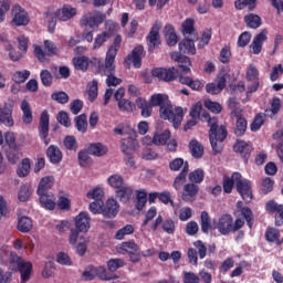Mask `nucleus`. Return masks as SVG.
Wrapping results in <instances>:
<instances>
[{"label": "nucleus", "mask_w": 283, "mask_h": 283, "mask_svg": "<svg viewBox=\"0 0 283 283\" xmlns=\"http://www.w3.org/2000/svg\"><path fill=\"white\" fill-rule=\"evenodd\" d=\"M134 230V226L126 224L115 233V240H125V235H132Z\"/></svg>", "instance_id": "obj_53"}, {"label": "nucleus", "mask_w": 283, "mask_h": 283, "mask_svg": "<svg viewBox=\"0 0 283 283\" xmlns=\"http://www.w3.org/2000/svg\"><path fill=\"white\" fill-rule=\"evenodd\" d=\"M73 65L75 69L81 70L82 72H85V70L90 67V60L85 56L74 57Z\"/></svg>", "instance_id": "obj_52"}, {"label": "nucleus", "mask_w": 283, "mask_h": 283, "mask_svg": "<svg viewBox=\"0 0 283 283\" xmlns=\"http://www.w3.org/2000/svg\"><path fill=\"white\" fill-rule=\"evenodd\" d=\"M18 231H21V233H30V231H32V219L21 217L18 221Z\"/></svg>", "instance_id": "obj_42"}, {"label": "nucleus", "mask_w": 283, "mask_h": 283, "mask_svg": "<svg viewBox=\"0 0 283 283\" xmlns=\"http://www.w3.org/2000/svg\"><path fill=\"white\" fill-rule=\"evenodd\" d=\"M103 207H105V202H103V200H97L90 203L88 210L96 216L103 213Z\"/></svg>", "instance_id": "obj_61"}, {"label": "nucleus", "mask_w": 283, "mask_h": 283, "mask_svg": "<svg viewBox=\"0 0 283 283\" xmlns=\"http://www.w3.org/2000/svg\"><path fill=\"white\" fill-rule=\"evenodd\" d=\"M52 187H54V177H43L39 184L38 193H48V189H52Z\"/></svg>", "instance_id": "obj_38"}, {"label": "nucleus", "mask_w": 283, "mask_h": 283, "mask_svg": "<svg viewBox=\"0 0 283 283\" xmlns=\"http://www.w3.org/2000/svg\"><path fill=\"white\" fill-rule=\"evenodd\" d=\"M244 21L248 25V28H251L252 30H258L260 25H262V18L258 14L250 13L244 17Z\"/></svg>", "instance_id": "obj_39"}, {"label": "nucleus", "mask_w": 283, "mask_h": 283, "mask_svg": "<svg viewBox=\"0 0 283 283\" xmlns=\"http://www.w3.org/2000/svg\"><path fill=\"white\" fill-rule=\"evenodd\" d=\"M107 184L113 189H120L125 185V181L120 175H112L107 178Z\"/></svg>", "instance_id": "obj_49"}, {"label": "nucleus", "mask_w": 283, "mask_h": 283, "mask_svg": "<svg viewBox=\"0 0 283 283\" xmlns=\"http://www.w3.org/2000/svg\"><path fill=\"white\" fill-rule=\"evenodd\" d=\"M40 78H41V83H42V85H44V87L52 86V81L54 77L52 76V73H50V71L42 70L40 73Z\"/></svg>", "instance_id": "obj_59"}, {"label": "nucleus", "mask_w": 283, "mask_h": 283, "mask_svg": "<svg viewBox=\"0 0 283 283\" xmlns=\"http://www.w3.org/2000/svg\"><path fill=\"white\" fill-rule=\"evenodd\" d=\"M136 136H130L129 138L122 139V151L126 156H132L134 151H137L138 147L140 145L138 144V140L135 139Z\"/></svg>", "instance_id": "obj_21"}, {"label": "nucleus", "mask_w": 283, "mask_h": 283, "mask_svg": "<svg viewBox=\"0 0 283 283\" xmlns=\"http://www.w3.org/2000/svg\"><path fill=\"white\" fill-rule=\"evenodd\" d=\"M266 211H269V213H279V216H276L275 220H276V224L279 227H282L283 224V205H279L275 201H269L265 206Z\"/></svg>", "instance_id": "obj_26"}, {"label": "nucleus", "mask_w": 283, "mask_h": 283, "mask_svg": "<svg viewBox=\"0 0 283 283\" xmlns=\"http://www.w3.org/2000/svg\"><path fill=\"white\" fill-rule=\"evenodd\" d=\"M108 271L114 273V271H118V269H123L125 266V261L120 259H112L107 262Z\"/></svg>", "instance_id": "obj_60"}, {"label": "nucleus", "mask_w": 283, "mask_h": 283, "mask_svg": "<svg viewBox=\"0 0 283 283\" xmlns=\"http://www.w3.org/2000/svg\"><path fill=\"white\" fill-rule=\"evenodd\" d=\"M115 134L118 136H136V132L128 125L120 124L114 128Z\"/></svg>", "instance_id": "obj_48"}, {"label": "nucleus", "mask_w": 283, "mask_h": 283, "mask_svg": "<svg viewBox=\"0 0 283 283\" xmlns=\"http://www.w3.org/2000/svg\"><path fill=\"white\" fill-rule=\"evenodd\" d=\"M132 196H134V189H132V187L123 186L116 190V198H118L120 202H129Z\"/></svg>", "instance_id": "obj_34"}, {"label": "nucleus", "mask_w": 283, "mask_h": 283, "mask_svg": "<svg viewBox=\"0 0 283 283\" xmlns=\"http://www.w3.org/2000/svg\"><path fill=\"white\" fill-rule=\"evenodd\" d=\"M187 174H189V163L185 164L181 172L175 178L172 187L176 191H180V189H182V185L187 182Z\"/></svg>", "instance_id": "obj_32"}, {"label": "nucleus", "mask_w": 283, "mask_h": 283, "mask_svg": "<svg viewBox=\"0 0 283 283\" xmlns=\"http://www.w3.org/2000/svg\"><path fill=\"white\" fill-rule=\"evenodd\" d=\"M75 125H76L77 132L85 134L87 132V115L82 114L75 117Z\"/></svg>", "instance_id": "obj_51"}, {"label": "nucleus", "mask_w": 283, "mask_h": 283, "mask_svg": "<svg viewBox=\"0 0 283 283\" xmlns=\"http://www.w3.org/2000/svg\"><path fill=\"white\" fill-rule=\"evenodd\" d=\"M280 109H282V101H280V98L277 97H274L271 102L270 109L265 111V116H270V118H273V116H275V114H277Z\"/></svg>", "instance_id": "obj_45"}, {"label": "nucleus", "mask_w": 283, "mask_h": 283, "mask_svg": "<svg viewBox=\"0 0 283 283\" xmlns=\"http://www.w3.org/2000/svg\"><path fill=\"white\" fill-rule=\"evenodd\" d=\"M12 107L14 103L7 102L3 105V108L0 107V125H6V127H13L14 119L12 118Z\"/></svg>", "instance_id": "obj_12"}, {"label": "nucleus", "mask_w": 283, "mask_h": 283, "mask_svg": "<svg viewBox=\"0 0 283 283\" xmlns=\"http://www.w3.org/2000/svg\"><path fill=\"white\" fill-rule=\"evenodd\" d=\"M120 35H117L114 40L113 45L109 46L107 53H106V67L108 70H114V61L116 59V54L118 53V50L120 49Z\"/></svg>", "instance_id": "obj_14"}, {"label": "nucleus", "mask_w": 283, "mask_h": 283, "mask_svg": "<svg viewBox=\"0 0 283 283\" xmlns=\"http://www.w3.org/2000/svg\"><path fill=\"white\" fill-rule=\"evenodd\" d=\"M216 230V226L209 221V213L207 211L201 212V230L203 233H209V230Z\"/></svg>", "instance_id": "obj_50"}, {"label": "nucleus", "mask_w": 283, "mask_h": 283, "mask_svg": "<svg viewBox=\"0 0 283 283\" xmlns=\"http://www.w3.org/2000/svg\"><path fill=\"white\" fill-rule=\"evenodd\" d=\"M172 61H176L179 69L184 74H189L191 72V60L187 55H180L178 52L171 53Z\"/></svg>", "instance_id": "obj_18"}, {"label": "nucleus", "mask_w": 283, "mask_h": 283, "mask_svg": "<svg viewBox=\"0 0 283 283\" xmlns=\"http://www.w3.org/2000/svg\"><path fill=\"white\" fill-rule=\"evenodd\" d=\"M91 222L92 218H90V213L80 212L75 217V228H72L71 231H77V235H81V233H87V231H90Z\"/></svg>", "instance_id": "obj_8"}, {"label": "nucleus", "mask_w": 283, "mask_h": 283, "mask_svg": "<svg viewBox=\"0 0 283 283\" xmlns=\"http://www.w3.org/2000/svg\"><path fill=\"white\" fill-rule=\"evenodd\" d=\"M214 227L221 235H229V233H233V217L230 214L222 216Z\"/></svg>", "instance_id": "obj_15"}, {"label": "nucleus", "mask_w": 283, "mask_h": 283, "mask_svg": "<svg viewBox=\"0 0 283 283\" xmlns=\"http://www.w3.org/2000/svg\"><path fill=\"white\" fill-rule=\"evenodd\" d=\"M95 269V277H99V280H104L105 282H109V280H116V275L107 273V269L105 266H97Z\"/></svg>", "instance_id": "obj_46"}, {"label": "nucleus", "mask_w": 283, "mask_h": 283, "mask_svg": "<svg viewBox=\"0 0 283 283\" xmlns=\"http://www.w3.org/2000/svg\"><path fill=\"white\" fill-rule=\"evenodd\" d=\"M233 149L237 154H240L242 158H249L253 151V146L251 143L238 139L233 146Z\"/></svg>", "instance_id": "obj_24"}, {"label": "nucleus", "mask_w": 283, "mask_h": 283, "mask_svg": "<svg viewBox=\"0 0 283 283\" xmlns=\"http://www.w3.org/2000/svg\"><path fill=\"white\" fill-rule=\"evenodd\" d=\"M87 151L91 154V156H105V154H107V146L103 145L102 143L91 144Z\"/></svg>", "instance_id": "obj_36"}, {"label": "nucleus", "mask_w": 283, "mask_h": 283, "mask_svg": "<svg viewBox=\"0 0 283 283\" xmlns=\"http://www.w3.org/2000/svg\"><path fill=\"white\" fill-rule=\"evenodd\" d=\"M40 196V205L48 209L49 211H54V208L56 207V198H54V195L52 192H43L38 193Z\"/></svg>", "instance_id": "obj_25"}, {"label": "nucleus", "mask_w": 283, "mask_h": 283, "mask_svg": "<svg viewBox=\"0 0 283 283\" xmlns=\"http://www.w3.org/2000/svg\"><path fill=\"white\" fill-rule=\"evenodd\" d=\"M163 28V23L160 21H156L151 27V30L147 36L148 50L149 52H154V48L160 45V29Z\"/></svg>", "instance_id": "obj_9"}, {"label": "nucleus", "mask_w": 283, "mask_h": 283, "mask_svg": "<svg viewBox=\"0 0 283 283\" xmlns=\"http://www.w3.org/2000/svg\"><path fill=\"white\" fill-rule=\"evenodd\" d=\"M153 76H155L156 78H159V81H166V82H170L174 81L176 78V69H155L153 70Z\"/></svg>", "instance_id": "obj_20"}, {"label": "nucleus", "mask_w": 283, "mask_h": 283, "mask_svg": "<svg viewBox=\"0 0 283 283\" xmlns=\"http://www.w3.org/2000/svg\"><path fill=\"white\" fill-rule=\"evenodd\" d=\"M31 196H32V191L30 190L29 186L20 187V190L18 192V199L20 200V202H28Z\"/></svg>", "instance_id": "obj_57"}, {"label": "nucleus", "mask_w": 283, "mask_h": 283, "mask_svg": "<svg viewBox=\"0 0 283 283\" xmlns=\"http://www.w3.org/2000/svg\"><path fill=\"white\" fill-rule=\"evenodd\" d=\"M39 136L44 140V145H50V115L45 111L40 115Z\"/></svg>", "instance_id": "obj_11"}, {"label": "nucleus", "mask_w": 283, "mask_h": 283, "mask_svg": "<svg viewBox=\"0 0 283 283\" xmlns=\"http://www.w3.org/2000/svg\"><path fill=\"white\" fill-rule=\"evenodd\" d=\"M86 92L88 94V101L93 103L98 97V82L93 80L91 83L87 84Z\"/></svg>", "instance_id": "obj_43"}, {"label": "nucleus", "mask_w": 283, "mask_h": 283, "mask_svg": "<svg viewBox=\"0 0 283 283\" xmlns=\"http://www.w3.org/2000/svg\"><path fill=\"white\" fill-rule=\"evenodd\" d=\"M7 255H9L10 269L21 273V283L28 282L30 275H32V263L21 259V256H18L14 252H7Z\"/></svg>", "instance_id": "obj_3"}, {"label": "nucleus", "mask_w": 283, "mask_h": 283, "mask_svg": "<svg viewBox=\"0 0 283 283\" xmlns=\"http://www.w3.org/2000/svg\"><path fill=\"white\" fill-rule=\"evenodd\" d=\"M104 67H105L104 73L107 75L106 85H108V87H116L117 85H120V83L123 81L120 78L114 76L116 66L113 64V70H109L105 64Z\"/></svg>", "instance_id": "obj_33"}, {"label": "nucleus", "mask_w": 283, "mask_h": 283, "mask_svg": "<svg viewBox=\"0 0 283 283\" xmlns=\"http://www.w3.org/2000/svg\"><path fill=\"white\" fill-rule=\"evenodd\" d=\"M76 8H73L72 6H64L62 9H59L55 12V17L60 21H70V19H73V17H76Z\"/></svg>", "instance_id": "obj_27"}, {"label": "nucleus", "mask_w": 283, "mask_h": 283, "mask_svg": "<svg viewBox=\"0 0 283 283\" xmlns=\"http://www.w3.org/2000/svg\"><path fill=\"white\" fill-rule=\"evenodd\" d=\"M182 32H184V36H187V34H188L192 39H198V35H196V30L193 29V20L192 19H187L182 23Z\"/></svg>", "instance_id": "obj_44"}, {"label": "nucleus", "mask_w": 283, "mask_h": 283, "mask_svg": "<svg viewBox=\"0 0 283 283\" xmlns=\"http://www.w3.org/2000/svg\"><path fill=\"white\" fill-rule=\"evenodd\" d=\"M179 83H181V85H188V87H190L191 90H195L196 92H198V90H202L203 84L202 82L196 80H191V77L189 76H184L180 75L179 76Z\"/></svg>", "instance_id": "obj_37"}, {"label": "nucleus", "mask_w": 283, "mask_h": 283, "mask_svg": "<svg viewBox=\"0 0 283 283\" xmlns=\"http://www.w3.org/2000/svg\"><path fill=\"white\" fill-rule=\"evenodd\" d=\"M234 8L237 10H244V8H248L250 11L255 10V8H258V0H237Z\"/></svg>", "instance_id": "obj_41"}, {"label": "nucleus", "mask_w": 283, "mask_h": 283, "mask_svg": "<svg viewBox=\"0 0 283 283\" xmlns=\"http://www.w3.org/2000/svg\"><path fill=\"white\" fill-rule=\"evenodd\" d=\"M202 118L208 122L210 127L209 138L212 151H214V154H220L222 151V146L218 145V143H223L227 138V126H219L218 118L211 117L208 113H203Z\"/></svg>", "instance_id": "obj_2"}, {"label": "nucleus", "mask_w": 283, "mask_h": 283, "mask_svg": "<svg viewBox=\"0 0 283 283\" xmlns=\"http://www.w3.org/2000/svg\"><path fill=\"white\" fill-rule=\"evenodd\" d=\"M164 34L166 39L167 45L174 48L176 43H178V35L176 34V30L171 24H166L164 28Z\"/></svg>", "instance_id": "obj_30"}, {"label": "nucleus", "mask_w": 283, "mask_h": 283, "mask_svg": "<svg viewBox=\"0 0 283 283\" xmlns=\"http://www.w3.org/2000/svg\"><path fill=\"white\" fill-rule=\"evenodd\" d=\"M31 165L30 159L24 158L22 159L20 166L18 167L17 175L19 178H25L30 174Z\"/></svg>", "instance_id": "obj_47"}, {"label": "nucleus", "mask_w": 283, "mask_h": 283, "mask_svg": "<svg viewBox=\"0 0 283 283\" xmlns=\"http://www.w3.org/2000/svg\"><path fill=\"white\" fill-rule=\"evenodd\" d=\"M247 119L244 117H239L237 119V125L234 129L235 136H244L247 132Z\"/></svg>", "instance_id": "obj_54"}, {"label": "nucleus", "mask_w": 283, "mask_h": 283, "mask_svg": "<svg viewBox=\"0 0 283 283\" xmlns=\"http://www.w3.org/2000/svg\"><path fill=\"white\" fill-rule=\"evenodd\" d=\"M69 244L75 249L77 255L83 256L87 252V239H85V235L78 234L76 230L70 231Z\"/></svg>", "instance_id": "obj_5"}, {"label": "nucleus", "mask_w": 283, "mask_h": 283, "mask_svg": "<svg viewBox=\"0 0 283 283\" xmlns=\"http://www.w3.org/2000/svg\"><path fill=\"white\" fill-rule=\"evenodd\" d=\"M105 21V14L101 11H92L81 19V25L84 28H98Z\"/></svg>", "instance_id": "obj_7"}, {"label": "nucleus", "mask_w": 283, "mask_h": 283, "mask_svg": "<svg viewBox=\"0 0 283 283\" xmlns=\"http://www.w3.org/2000/svg\"><path fill=\"white\" fill-rule=\"evenodd\" d=\"M268 36L269 31L266 29H263L260 33H258L250 44V53L255 55L260 54L262 52V45L266 41Z\"/></svg>", "instance_id": "obj_13"}, {"label": "nucleus", "mask_w": 283, "mask_h": 283, "mask_svg": "<svg viewBox=\"0 0 283 283\" xmlns=\"http://www.w3.org/2000/svg\"><path fill=\"white\" fill-rule=\"evenodd\" d=\"M190 154L193 158H202L205 154V147L200 142L192 139L189 144Z\"/></svg>", "instance_id": "obj_35"}, {"label": "nucleus", "mask_w": 283, "mask_h": 283, "mask_svg": "<svg viewBox=\"0 0 283 283\" xmlns=\"http://www.w3.org/2000/svg\"><path fill=\"white\" fill-rule=\"evenodd\" d=\"M193 41H196V38L186 36V39L179 43V52L181 54H196V44Z\"/></svg>", "instance_id": "obj_28"}, {"label": "nucleus", "mask_w": 283, "mask_h": 283, "mask_svg": "<svg viewBox=\"0 0 283 283\" xmlns=\"http://www.w3.org/2000/svg\"><path fill=\"white\" fill-rule=\"evenodd\" d=\"M168 138H171V133L166 129L163 133H156L153 139H149V143H154V145H167Z\"/></svg>", "instance_id": "obj_40"}, {"label": "nucleus", "mask_w": 283, "mask_h": 283, "mask_svg": "<svg viewBox=\"0 0 283 283\" xmlns=\"http://www.w3.org/2000/svg\"><path fill=\"white\" fill-rule=\"evenodd\" d=\"M198 191H200V188L196 184H186L184 186L181 200H184V202H193L198 196Z\"/></svg>", "instance_id": "obj_17"}, {"label": "nucleus", "mask_w": 283, "mask_h": 283, "mask_svg": "<svg viewBox=\"0 0 283 283\" xmlns=\"http://www.w3.org/2000/svg\"><path fill=\"white\" fill-rule=\"evenodd\" d=\"M265 238L268 242H276L277 244H280V230L275 228L268 229V231L265 232Z\"/></svg>", "instance_id": "obj_58"}, {"label": "nucleus", "mask_w": 283, "mask_h": 283, "mask_svg": "<svg viewBox=\"0 0 283 283\" xmlns=\"http://www.w3.org/2000/svg\"><path fill=\"white\" fill-rule=\"evenodd\" d=\"M56 52H59V50L56 49L54 43L49 40L44 42V51L43 49H41V46H35L34 49V54L36 59L41 61V63L45 62V56H54Z\"/></svg>", "instance_id": "obj_10"}, {"label": "nucleus", "mask_w": 283, "mask_h": 283, "mask_svg": "<svg viewBox=\"0 0 283 283\" xmlns=\"http://www.w3.org/2000/svg\"><path fill=\"white\" fill-rule=\"evenodd\" d=\"M149 103L153 107H160L159 115L164 120H169L172 123L175 129H178L185 118L181 107H174L171 101H169V95L167 94H154L150 96Z\"/></svg>", "instance_id": "obj_1"}, {"label": "nucleus", "mask_w": 283, "mask_h": 283, "mask_svg": "<svg viewBox=\"0 0 283 283\" xmlns=\"http://www.w3.org/2000/svg\"><path fill=\"white\" fill-rule=\"evenodd\" d=\"M20 108L22 111V122L24 125H30L34 117L32 115V107H30V103L28 101H22L20 104Z\"/></svg>", "instance_id": "obj_31"}, {"label": "nucleus", "mask_w": 283, "mask_h": 283, "mask_svg": "<svg viewBox=\"0 0 283 283\" xmlns=\"http://www.w3.org/2000/svg\"><path fill=\"white\" fill-rule=\"evenodd\" d=\"M259 76H260V71H258V67H255V65L253 64H250L247 71V81L254 82L253 85L249 87L250 94H252V92H258V87H260V82H258Z\"/></svg>", "instance_id": "obj_19"}, {"label": "nucleus", "mask_w": 283, "mask_h": 283, "mask_svg": "<svg viewBox=\"0 0 283 283\" xmlns=\"http://www.w3.org/2000/svg\"><path fill=\"white\" fill-rule=\"evenodd\" d=\"M51 98L57 103H61L62 105H65V103L70 101V96H67V93L63 91L52 93Z\"/></svg>", "instance_id": "obj_63"}, {"label": "nucleus", "mask_w": 283, "mask_h": 283, "mask_svg": "<svg viewBox=\"0 0 283 283\" xmlns=\"http://www.w3.org/2000/svg\"><path fill=\"white\" fill-rule=\"evenodd\" d=\"M143 56H145V49L143 45H138L133 50L132 54L127 56V61L133 63L134 67L138 69L143 65Z\"/></svg>", "instance_id": "obj_23"}, {"label": "nucleus", "mask_w": 283, "mask_h": 283, "mask_svg": "<svg viewBox=\"0 0 283 283\" xmlns=\"http://www.w3.org/2000/svg\"><path fill=\"white\" fill-rule=\"evenodd\" d=\"M103 196H105V192L103 191V188H98V187L90 190L86 193V198H88V200H94V201L103 200Z\"/></svg>", "instance_id": "obj_56"}, {"label": "nucleus", "mask_w": 283, "mask_h": 283, "mask_svg": "<svg viewBox=\"0 0 283 283\" xmlns=\"http://www.w3.org/2000/svg\"><path fill=\"white\" fill-rule=\"evenodd\" d=\"M184 283H200V276L193 272H184Z\"/></svg>", "instance_id": "obj_64"}, {"label": "nucleus", "mask_w": 283, "mask_h": 283, "mask_svg": "<svg viewBox=\"0 0 283 283\" xmlns=\"http://www.w3.org/2000/svg\"><path fill=\"white\" fill-rule=\"evenodd\" d=\"M46 156L50 163H52L53 165H56L61 163V160H63V153L55 145L49 146V148L46 149Z\"/></svg>", "instance_id": "obj_29"}, {"label": "nucleus", "mask_w": 283, "mask_h": 283, "mask_svg": "<svg viewBox=\"0 0 283 283\" xmlns=\"http://www.w3.org/2000/svg\"><path fill=\"white\" fill-rule=\"evenodd\" d=\"M30 78V71L24 70V71H17L13 74V81L14 83L21 84V83H25V80Z\"/></svg>", "instance_id": "obj_62"}, {"label": "nucleus", "mask_w": 283, "mask_h": 283, "mask_svg": "<svg viewBox=\"0 0 283 283\" xmlns=\"http://www.w3.org/2000/svg\"><path fill=\"white\" fill-rule=\"evenodd\" d=\"M190 182H195L196 185H200L202 180H205V170L197 169L195 171H191L188 176Z\"/></svg>", "instance_id": "obj_55"}, {"label": "nucleus", "mask_w": 283, "mask_h": 283, "mask_svg": "<svg viewBox=\"0 0 283 283\" xmlns=\"http://www.w3.org/2000/svg\"><path fill=\"white\" fill-rule=\"evenodd\" d=\"M118 253H122L123 255H125V253H128L130 262H140V248H138V244H136L135 242H123L118 247Z\"/></svg>", "instance_id": "obj_6"}, {"label": "nucleus", "mask_w": 283, "mask_h": 283, "mask_svg": "<svg viewBox=\"0 0 283 283\" xmlns=\"http://www.w3.org/2000/svg\"><path fill=\"white\" fill-rule=\"evenodd\" d=\"M118 211H120L118 201H116V199H108L103 208L102 213L105 218H116V216H118Z\"/></svg>", "instance_id": "obj_22"}, {"label": "nucleus", "mask_w": 283, "mask_h": 283, "mask_svg": "<svg viewBox=\"0 0 283 283\" xmlns=\"http://www.w3.org/2000/svg\"><path fill=\"white\" fill-rule=\"evenodd\" d=\"M14 25H28L30 23V15L21 6L15 4L12 9Z\"/></svg>", "instance_id": "obj_16"}, {"label": "nucleus", "mask_w": 283, "mask_h": 283, "mask_svg": "<svg viewBox=\"0 0 283 283\" xmlns=\"http://www.w3.org/2000/svg\"><path fill=\"white\" fill-rule=\"evenodd\" d=\"M232 180L235 184L237 191H239L240 196L245 202H251L253 200V192L251 191V181L248 179H242V175L240 172H234L232 175Z\"/></svg>", "instance_id": "obj_4"}]
</instances>
